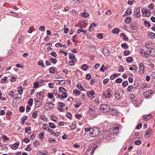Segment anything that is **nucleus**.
<instances>
[{"label": "nucleus", "mask_w": 155, "mask_h": 155, "mask_svg": "<svg viewBox=\"0 0 155 155\" xmlns=\"http://www.w3.org/2000/svg\"><path fill=\"white\" fill-rule=\"evenodd\" d=\"M90 132L89 133L91 137H96L101 132V130L98 128L97 127H93L90 130Z\"/></svg>", "instance_id": "obj_1"}, {"label": "nucleus", "mask_w": 155, "mask_h": 155, "mask_svg": "<svg viewBox=\"0 0 155 155\" xmlns=\"http://www.w3.org/2000/svg\"><path fill=\"white\" fill-rule=\"evenodd\" d=\"M88 108V113L91 116V117H95L96 114L95 111V107L94 106H93L91 105H90Z\"/></svg>", "instance_id": "obj_2"}, {"label": "nucleus", "mask_w": 155, "mask_h": 155, "mask_svg": "<svg viewBox=\"0 0 155 155\" xmlns=\"http://www.w3.org/2000/svg\"><path fill=\"white\" fill-rule=\"evenodd\" d=\"M100 110L104 113H107L110 110V107L107 105L103 104L100 107Z\"/></svg>", "instance_id": "obj_3"}, {"label": "nucleus", "mask_w": 155, "mask_h": 155, "mask_svg": "<svg viewBox=\"0 0 155 155\" xmlns=\"http://www.w3.org/2000/svg\"><path fill=\"white\" fill-rule=\"evenodd\" d=\"M17 100L19 101V103L21 101V97H15L13 101L12 106L14 107H15L16 105Z\"/></svg>", "instance_id": "obj_4"}, {"label": "nucleus", "mask_w": 155, "mask_h": 155, "mask_svg": "<svg viewBox=\"0 0 155 155\" xmlns=\"http://www.w3.org/2000/svg\"><path fill=\"white\" fill-rule=\"evenodd\" d=\"M54 104L51 102H47L45 106V109L46 110H50L51 107H54Z\"/></svg>", "instance_id": "obj_5"}, {"label": "nucleus", "mask_w": 155, "mask_h": 155, "mask_svg": "<svg viewBox=\"0 0 155 155\" xmlns=\"http://www.w3.org/2000/svg\"><path fill=\"white\" fill-rule=\"evenodd\" d=\"M111 92L109 90V89L107 91H106L103 94V96L106 98H109L111 96Z\"/></svg>", "instance_id": "obj_6"}, {"label": "nucleus", "mask_w": 155, "mask_h": 155, "mask_svg": "<svg viewBox=\"0 0 155 155\" xmlns=\"http://www.w3.org/2000/svg\"><path fill=\"white\" fill-rule=\"evenodd\" d=\"M108 49L107 47H104L103 50V53L106 56H108L109 55L108 52Z\"/></svg>", "instance_id": "obj_7"}, {"label": "nucleus", "mask_w": 155, "mask_h": 155, "mask_svg": "<svg viewBox=\"0 0 155 155\" xmlns=\"http://www.w3.org/2000/svg\"><path fill=\"white\" fill-rule=\"evenodd\" d=\"M115 97L117 100L120 98V93L117 90L114 91Z\"/></svg>", "instance_id": "obj_8"}, {"label": "nucleus", "mask_w": 155, "mask_h": 155, "mask_svg": "<svg viewBox=\"0 0 155 155\" xmlns=\"http://www.w3.org/2000/svg\"><path fill=\"white\" fill-rule=\"evenodd\" d=\"M35 108H37L41 106L42 105V103L39 100H36L35 99Z\"/></svg>", "instance_id": "obj_9"}, {"label": "nucleus", "mask_w": 155, "mask_h": 155, "mask_svg": "<svg viewBox=\"0 0 155 155\" xmlns=\"http://www.w3.org/2000/svg\"><path fill=\"white\" fill-rule=\"evenodd\" d=\"M110 114L114 115H116L117 114L118 111L116 109L113 108L110 110Z\"/></svg>", "instance_id": "obj_10"}, {"label": "nucleus", "mask_w": 155, "mask_h": 155, "mask_svg": "<svg viewBox=\"0 0 155 155\" xmlns=\"http://www.w3.org/2000/svg\"><path fill=\"white\" fill-rule=\"evenodd\" d=\"M140 67V73L143 74L144 72V68L143 65V63L141 62L139 64Z\"/></svg>", "instance_id": "obj_11"}, {"label": "nucleus", "mask_w": 155, "mask_h": 155, "mask_svg": "<svg viewBox=\"0 0 155 155\" xmlns=\"http://www.w3.org/2000/svg\"><path fill=\"white\" fill-rule=\"evenodd\" d=\"M149 52L150 55L152 56H155V49L153 48L149 49Z\"/></svg>", "instance_id": "obj_12"}, {"label": "nucleus", "mask_w": 155, "mask_h": 155, "mask_svg": "<svg viewBox=\"0 0 155 155\" xmlns=\"http://www.w3.org/2000/svg\"><path fill=\"white\" fill-rule=\"evenodd\" d=\"M45 95L42 92H41L39 93H38L37 94V97L39 99H41L43 98Z\"/></svg>", "instance_id": "obj_13"}, {"label": "nucleus", "mask_w": 155, "mask_h": 155, "mask_svg": "<svg viewBox=\"0 0 155 155\" xmlns=\"http://www.w3.org/2000/svg\"><path fill=\"white\" fill-rule=\"evenodd\" d=\"M19 145V143L18 142L15 143L12 146V149L14 150L17 149Z\"/></svg>", "instance_id": "obj_14"}, {"label": "nucleus", "mask_w": 155, "mask_h": 155, "mask_svg": "<svg viewBox=\"0 0 155 155\" xmlns=\"http://www.w3.org/2000/svg\"><path fill=\"white\" fill-rule=\"evenodd\" d=\"M95 93L94 91H88L87 93V95L88 97L91 98L94 94Z\"/></svg>", "instance_id": "obj_15"}, {"label": "nucleus", "mask_w": 155, "mask_h": 155, "mask_svg": "<svg viewBox=\"0 0 155 155\" xmlns=\"http://www.w3.org/2000/svg\"><path fill=\"white\" fill-rule=\"evenodd\" d=\"M143 120H147L150 119L151 117L150 114L147 115L146 116L144 115L143 116Z\"/></svg>", "instance_id": "obj_16"}, {"label": "nucleus", "mask_w": 155, "mask_h": 155, "mask_svg": "<svg viewBox=\"0 0 155 155\" xmlns=\"http://www.w3.org/2000/svg\"><path fill=\"white\" fill-rule=\"evenodd\" d=\"M142 12L143 13H145V16L146 17H149L150 15L149 10L146 9V10H144V12H143V10Z\"/></svg>", "instance_id": "obj_17"}, {"label": "nucleus", "mask_w": 155, "mask_h": 155, "mask_svg": "<svg viewBox=\"0 0 155 155\" xmlns=\"http://www.w3.org/2000/svg\"><path fill=\"white\" fill-rule=\"evenodd\" d=\"M64 91L61 94V98L63 99H65L67 97L66 90H64Z\"/></svg>", "instance_id": "obj_18"}, {"label": "nucleus", "mask_w": 155, "mask_h": 155, "mask_svg": "<svg viewBox=\"0 0 155 155\" xmlns=\"http://www.w3.org/2000/svg\"><path fill=\"white\" fill-rule=\"evenodd\" d=\"M119 124H117L114 127H113L114 132H116V133H119Z\"/></svg>", "instance_id": "obj_19"}, {"label": "nucleus", "mask_w": 155, "mask_h": 155, "mask_svg": "<svg viewBox=\"0 0 155 155\" xmlns=\"http://www.w3.org/2000/svg\"><path fill=\"white\" fill-rule=\"evenodd\" d=\"M151 130L150 129H147L144 136V137L145 138H148V136L147 137V136H148L149 135L150 133L151 132Z\"/></svg>", "instance_id": "obj_20"}, {"label": "nucleus", "mask_w": 155, "mask_h": 155, "mask_svg": "<svg viewBox=\"0 0 155 155\" xmlns=\"http://www.w3.org/2000/svg\"><path fill=\"white\" fill-rule=\"evenodd\" d=\"M130 28L133 30H137L138 28L137 27L133 24H130Z\"/></svg>", "instance_id": "obj_21"}, {"label": "nucleus", "mask_w": 155, "mask_h": 155, "mask_svg": "<svg viewBox=\"0 0 155 155\" xmlns=\"http://www.w3.org/2000/svg\"><path fill=\"white\" fill-rule=\"evenodd\" d=\"M69 59L71 60H74L75 57L74 54L71 53L69 54Z\"/></svg>", "instance_id": "obj_22"}, {"label": "nucleus", "mask_w": 155, "mask_h": 155, "mask_svg": "<svg viewBox=\"0 0 155 155\" xmlns=\"http://www.w3.org/2000/svg\"><path fill=\"white\" fill-rule=\"evenodd\" d=\"M131 13V9L130 8L127 9L125 12V15L127 16L130 15Z\"/></svg>", "instance_id": "obj_23"}, {"label": "nucleus", "mask_w": 155, "mask_h": 155, "mask_svg": "<svg viewBox=\"0 0 155 155\" xmlns=\"http://www.w3.org/2000/svg\"><path fill=\"white\" fill-rule=\"evenodd\" d=\"M31 130L30 127H27L25 129V131L28 134H29L30 133V131H31Z\"/></svg>", "instance_id": "obj_24"}, {"label": "nucleus", "mask_w": 155, "mask_h": 155, "mask_svg": "<svg viewBox=\"0 0 155 155\" xmlns=\"http://www.w3.org/2000/svg\"><path fill=\"white\" fill-rule=\"evenodd\" d=\"M148 37L149 38H155V34L153 32H150L149 34Z\"/></svg>", "instance_id": "obj_25"}, {"label": "nucleus", "mask_w": 155, "mask_h": 155, "mask_svg": "<svg viewBox=\"0 0 155 155\" xmlns=\"http://www.w3.org/2000/svg\"><path fill=\"white\" fill-rule=\"evenodd\" d=\"M18 92L19 94H21L23 93L22 88L21 86L18 88Z\"/></svg>", "instance_id": "obj_26"}, {"label": "nucleus", "mask_w": 155, "mask_h": 155, "mask_svg": "<svg viewBox=\"0 0 155 155\" xmlns=\"http://www.w3.org/2000/svg\"><path fill=\"white\" fill-rule=\"evenodd\" d=\"M120 37H123L124 38V39L126 41H127L128 40V38L123 33H121L120 34Z\"/></svg>", "instance_id": "obj_27"}, {"label": "nucleus", "mask_w": 155, "mask_h": 155, "mask_svg": "<svg viewBox=\"0 0 155 155\" xmlns=\"http://www.w3.org/2000/svg\"><path fill=\"white\" fill-rule=\"evenodd\" d=\"M131 19L130 18V17H127L125 20V23L127 24H128L131 21Z\"/></svg>", "instance_id": "obj_28"}, {"label": "nucleus", "mask_w": 155, "mask_h": 155, "mask_svg": "<svg viewBox=\"0 0 155 155\" xmlns=\"http://www.w3.org/2000/svg\"><path fill=\"white\" fill-rule=\"evenodd\" d=\"M120 31V29L115 28L113 30L112 32L114 34H117Z\"/></svg>", "instance_id": "obj_29"}, {"label": "nucleus", "mask_w": 155, "mask_h": 155, "mask_svg": "<svg viewBox=\"0 0 155 155\" xmlns=\"http://www.w3.org/2000/svg\"><path fill=\"white\" fill-rule=\"evenodd\" d=\"M121 47L122 48H124V49H127L128 47V45L125 43L122 44L121 45Z\"/></svg>", "instance_id": "obj_30"}, {"label": "nucleus", "mask_w": 155, "mask_h": 155, "mask_svg": "<svg viewBox=\"0 0 155 155\" xmlns=\"http://www.w3.org/2000/svg\"><path fill=\"white\" fill-rule=\"evenodd\" d=\"M129 98L132 101H134L136 100V97L133 94L129 96Z\"/></svg>", "instance_id": "obj_31"}, {"label": "nucleus", "mask_w": 155, "mask_h": 155, "mask_svg": "<svg viewBox=\"0 0 155 155\" xmlns=\"http://www.w3.org/2000/svg\"><path fill=\"white\" fill-rule=\"evenodd\" d=\"M50 61L53 64H55L57 62V60L56 59L51 58H50Z\"/></svg>", "instance_id": "obj_32"}, {"label": "nucleus", "mask_w": 155, "mask_h": 155, "mask_svg": "<svg viewBox=\"0 0 155 155\" xmlns=\"http://www.w3.org/2000/svg\"><path fill=\"white\" fill-rule=\"evenodd\" d=\"M81 16L84 18H86L89 15V14L86 12L81 13Z\"/></svg>", "instance_id": "obj_33"}, {"label": "nucleus", "mask_w": 155, "mask_h": 155, "mask_svg": "<svg viewBox=\"0 0 155 155\" xmlns=\"http://www.w3.org/2000/svg\"><path fill=\"white\" fill-rule=\"evenodd\" d=\"M107 67L105 66L104 65H102L100 69V70L101 71L104 72V71L107 70Z\"/></svg>", "instance_id": "obj_34"}, {"label": "nucleus", "mask_w": 155, "mask_h": 155, "mask_svg": "<svg viewBox=\"0 0 155 155\" xmlns=\"http://www.w3.org/2000/svg\"><path fill=\"white\" fill-rule=\"evenodd\" d=\"M134 87L132 85H129L127 89V91L128 92H131L132 91V89Z\"/></svg>", "instance_id": "obj_35"}, {"label": "nucleus", "mask_w": 155, "mask_h": 155, "mask_svg": "<svg viewBox=\"0 0 155 155\" xmlns=\"http://www.w3.org/2000/svg\"><path fill=\"white\" fill-rule=\"evenodd\" d=\"M32 116L34 118H36L38 117V114L37 112L36 111L34 112L32 114Z\"/></svg>", "instance_id": "obj_36"}, {"label": "nucleus", "mask_w": 155, "mask_h": 155, "mask_svg": "<svg viewBox=\"0 0 155 155\" xmlns=\"http://www.w3.org/2000/svg\"><path fill=\"white\" fill-rule=\"evenodd\" d=\"M87 68L88 67L86 64H84L81 67V68L84 71L86 70Z\"/></svg>", "instance_id": "obj_37"}, {"label": "nucleus", "mask_w": 155, "mask_h": 155, "mask_svg": "<svg viewBox=\"0 0 155 155\" xmlns=\"http://www.w3.org/2000/svg\"><path fill=\"white\" fill-rule=\"evenodd\" d=\"M134 15H135V17L136 18H139L140 17V12H134Z\"/></svg>", "instance_id": "obj_38"}, {"label": "nucleus", "mask_w": 155, "mask_h": 155, "mask_svg": "<svg viewBox=\"0 0 155 155\" xmlns=\"http://www.w3.org/2000/svg\"><path fill=\"white\" fill-rule=\"evenodd\" d=\"M8 81L7 79V77H5L3 79H2L1 81V83H4L5 82H7Z\"/></svg>", "instance_id": "obj_39"}, {"label": "nucleus", "mask_w": 155, "mask_h": 155, "mask_svg": "<svg viewBox=\"0 0 155 155\" xmlns=\"http://www.w3.org/2000/svg\"><path fill=\"white\" fill-rule=\"evenodd\" d=\"M150 92H151V91L149 90L147 91L144 92L143 94V95L146 97L149 96L150 95L149 94L150 93Z\"/></svg>", "instance_id": "obj_40"}, {"label": "nucleus", "mask_w": 155, "mask_h": 155, "mask_svg": "<svg viewBox=\"0 0 155 155\" xmlns=\"http://www.w3.org/2000/svg\"><path fill=\"white\" fill-rule=\"evenodd\" d=\"M133 58L130 57H128L126 61L127 63H131L133 61Z\"/></svg>", "instance_id": "obj_41"}, {"label": "nucleus", "mask_w": 155, "mask_h": 155, "mask_svg": "<svg viewBox=\"0 0 155 155\" xmlns=\"http://www.w3.org/2000/svg\"><path fill=\"white\" fill-rule=\"evenodd\" d=\"M130 54V51L128 50H125L123 52L124 55L125 56H127L129 55Z\"/></svg>", "instance_id": "obj_42"}, {"label": "nucleus", "mask_w": 155, "mask_h": 155, "mask_svg": "<svg viewBox=\"0 0 155 155\" xmlns=\"http://www.w3.org/2000/svg\"><path fill=\"white\" fill-rule=\"evenodd\" d=\"M150 78H152L153 81H155V72H153L151 75Z\"/></svg>", "instance_id": "obj_43"}, {"label": "nucleus", "mask_w": 155, "mask_h": 155, "mask_svg": "<svg viewBox=\"0 0 155 155\" xmlns=\"http://www.w3.org/2000/svg\"><path fill=\"white\" fill-rule=\"evenodd\" d=\"M39 144V143L38 140H36L35 141L33 142L34 146L35 147H37Z\"/></svg>", "instance_id": "obj_44"}, {"label": "nucleus", "mask_w": 155, "mask_h": 155, "mask_svg": "<svg viewBox=\"0 0 155 155\" xmlns=\"http://www.w3.org/2000/svg\"><path fill=\"white\" fill-rule=\"evenodd\" d=\"M49 126L52 128L54 129L56 127L55 125L52 123H49Z\"/></svg>", "instance_id": "obj_45"}, {"label": "nucleus", "mask_w": 155, "mask_h": 155, "mask_svg": "<svg viewBox=\"0 0 155 155\" xmlns=\"http://www.w3.org/2000/svg\"><path fill=\"white\" fill-rule=\"evenodd\" d=\"M38 64L39 65L41 66L43 68L45 67V66L44 65V64L43 63V62L41 61H38Z\"/></svg>", "instance_id": "obj_46"}, {"label": "nucleus", "mask_w": 155, "mask_h": 155, "mask_svg": "<svg viewBox=\"0 0 155 155\" xmlns=\"http://www.w3.org/2000/svg\"><path fill=\"white\" fill-rule=\"evenodd\" d=\"M43 127H44L43 129L44 130H48V128H49L48 127V125L46 124H44L43 125Z\"/></svg>", "instance_id": "obj_47"}, {"label": "nucleus", "mask_w": 155, "mask_h": 155, "mask_svg": "<svg viewBox=\"0 0 155 155\" xmlns=\"http://www.w3.org/2000/svg\"><path fill=\"white\" fill-rule=\"evenodd\" d=\"M44 132H42V133H40L39 134V138L42 140V139H43L44 137V134L43 133H42Z\"/></svg>", "instance_id": "obj_48"}, {"label": "nucleus", "mask_w": 155, "mask_h": 155, "mask_svg": "<svg viewBox=\"0 0 155 155\" xmlns=\"http://www.w3.org/2000/svg\"><path fill=\"white\" fill-rule=\"evenodd\" d=\"M33 100L32 98H30L28 102V104L31 106L33 104Z\"/></svg>", "instance_id": "obj_49"}, {"label": "nucleus", "mask_w": 155, "mask_h": 155, "mask_svg": "<svg viewBox=\"0 0 155 155\" xmlns=\"http://www.w3.org/2000/svg\"><path fill=\"white\" fill-rule=\"evenodd\" d=\"M17 79L16 76H12L11 81V82H15Z\"/></svg>", "instance_id": "obj_50"}, {"label": "nucleus", "mask_w": 155, "mask_h": 155, "mask_svg": "<svg viewBox=\"0 0 155 155\" xmlns=\"http://www.w3.org/2000/svg\"><path fill=\"white\" fill-rule=\"evenodd\" d=\"M59 91L61 93L63 92L64 91V90H66L65 88L63 87H60L59 88Z\"/></svg>", "instance_id": "obj_51"}, {"label": "nucleus", "mask_w": 155, "mask_h": 155, "mask_svg": "<svg viewBox=\"0 0 155 155\" xmlns=\"http://www.w3.org/2000/svg\"><path fill=\"white\" fill-rule=\"evenodd\" d=\"M96 25V24L95 23L93 22L90 25L89 28V31H90L91 30V28L94 27Z\"/></svg>", "instance_id": "obj_52"}, {"label": "nucleus", "mask_w": 155, "mask_h": 155, "mask_svg": "<svg viewBox=\"0 0 155 155\" xmlns=\"http://www.w3.org/2000/svg\"><path fill=\"white\" fill-rule=\"evenodd\" d=\"M73 92L74 94H76L77 95H78L80 94V91H79L77 90H74L73 91Z\"/></svg>", "instance_id": "obj_53"}, {"label": "nucleus", "mask_w": 155, "mask_h": 155, "mask_svg": "<svg viewBox=\"0 0 155 155\" xmlns=\"http://www.w3.org/2000/svg\"><path fill=\"white\" fill-rule=\"evenodd\" d=\"M135 12H140V8L138 7H135L134 10V13Z\"/></svg>", "instance_id": "obj_54"}, {"label": "nucleus", "mask_w": 155, "mask_h": 155, "mask_svg": "<svg viewBox=\"0 0 155 155\" xmlns=\"http://www.w3.org/2000/svg\"><path fill=\"white\" fill-rule=\"evenodd\" d=\"M128 84V82L127 81H125L122 83V85L124 87H125Z\"/></svg>", "instance_id": "obj_55"}, {"label": "nucleus", "mask_w": 155, "mask_h": 155, "mask_svg": "<svg viewBox=\"0 0 155 155\" xmlns=\"http://www.w3.org/2000/svg\"><path fill=\"white\" fill-rule=\"evenodd\" d=\"M144 24L145 26H147L148 27H150V25L148 21H144Z\"/></svg>", "instance_id": "obj_56"}, {"label": "nucleus", "mask_w": 155, "mask_h": 155, "mask_svg": "<svg viewBox=\"0 0 155 155\" xmlns=\"http://www.w3.org/2000/svg\"><path fill=\"white\" fill-rule=\"evenodd\" d=\"M49 73H54L55 70L53 67H51L49 69Z\"/></svg>", "instance_id": "obj_57"}, {"label": "nucleus", "mask_w": 155, "mask_h": 155, "mask_svg": "<svg viewBox=\"0 0 155 155\" xmlns=\"http://www.w3.org/2000/svg\"><path fill=\"white\" fill-rule=\"evenodd\" d=\"M77 87L79 89H80L81 91H84V88L83 87L81 84H80L79 85L78 84H77Z\"/></svg>", "instance_id": "obj_58"}, {"label": "nucleus", "mask_w": 155, "mask_h": 155, "mask_svg": "<svg viewBox=\"0 0 155 155\" xmlns=\"http://www.w3.org/2000/svg\"><path fill=\"white\" fill-rule=\"evenodd\" d=\"M25 110V107L23 106H21L19 107V110L20 112H23Z\"/></svg>", "instance_id": "obj_59"}, {"label": "nucleus", "mask_w": 155, "mask_h": 155, "mask_svg": "<svg viewBox=\"0 0 155 155\" xmlns=\"http://www.w3.org/2000/svg\"><path fill=\"white\" fill-rule=\"evenodd\" d=\"M86 153L87 155H92L93 153V152H92V151H91V152H90L89 151V150H88L86 151Z\"/></svg>", "instance_id": "obj_60"}, {"label": "nucleus", "mask_w": 155, "mask_h": 155, "mask_svg": "<svg viewBox=\"0 0 155 155\" xmlns=\"http://www.w3.org/2000/svg\"><path fill=\"white\" fill-rule=\"evenodd\" d=\"M24 37L23 36H20L18 39V42L20 43H21V42L23 40Z\"/></svg>", "instance_id": "obj_61"}, {"label": "nucleus", "mask_w": 155, "mask_h": 155, "mask_svg": "<svg viewBox=\"0 0 155 155\" xmlns=\"http://www.w3.org/2000/svg\"><path fill=\"white\" fill-rule=\"evenodd\" d=\"M109 81V79L108 78H106L104 79L103 81V83L104 84H106Z\"/></svg>", "instance_id": "obj_62"}, {"label": "nucleus", "mask_w": 155, "mask_h": 155, "mask_svg": "<svg viewBox=\"0 0 155 155\" xmlns=\"http://www.w3.org/2000/svg\"><path fill=\"white\" fill-rule=\"evenodd\" d=\"M124 69L122 65H120V67L118 71L119 72L123 71H124Z\"/></svg>", "instance_id": "obj_63"}, {"label": "nucleus", "mask_w": 155, "mask_h": 155, "mask_svg": "<svg viewBox=\"0 0 155 155\" xmlns=\"http://www.w3.org/2000/svg\"><path fill=\"white\" fill-rule=\"evenodd\" d=\"M122 79L121 78H118L116 80V82L117 83H119L121 82Z\"/></svg>", "instance_id": "obj_64"}]
</instances>
